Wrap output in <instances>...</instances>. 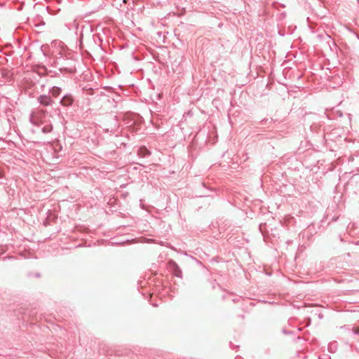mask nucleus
Here are the masks:
<instances>
[{
  "instance_id": "5",
  "label": "nucleus",
  "mask_w": 359,
  "mask_h": 359,
  "mask_svg": "<svg viewBox=\"0 0 359 359\" xmlns=\"http://www.w3.org/2000/svg\"><path fill=\"white\" fill-rule=\"evenodd\" d=\"M49 93L54 97H57L62 93V89L57 86H53L49 90Z\"/></svg>"
},
{
  "instance_id": "2",
  "label": "nucleus",
  "mask_w": 359,
  "mask_h": 359,
  "mask_svg": "<svg viewBox=\"0 0 359 359\" xmlns=\"http://www.w3.org/2000/svg\"><path fill=\"white\" fill-rule=\"evenodd\" d=\"M169 270L177 277H182V271L177 263L172 260H170L168 263Z\"/></svg>"
},
{
  "instance_id": "7",
  "label": "nucleus",
  "mask_w": 359,
  "mask_h": 359,
  "mask_svg": "<svg viewBox=\"0 0 359 359\" xmlns=\"http://www.w3.org/2000/svg\"><path fill=\"white\" fill-rule=\"evenodd\" d=\"M236 359H242V358L240 357H237V358H236Z\"/></svg>"
},
{
  "instance_id": "4",
  "label": "nucleus",
  "mask_w": 359,
  "mask_h": 359,
  "mask_svg": "<svg viewBox=\"0 0 359 359\" xmlns=\"http://www.w3.org/2000/svg\"><path fill=\"white\" fill-rule=\"evenodd\" d=\"M37 101L43 106H50L53 103V100L50 96L47 95H41L37 97Z\"/></svg>"
},
{
  "instance_id": "1",
  "label": "nucleus",
  "mask_w": 359,
  "mask_h": 359,
  "mask_svg": "<svg viewBox=\"0 0 359 359\" xmlns=\"http://www.w3.org/2000/svg\"><path fill=\"white\" fill-rule=\"evenodd\" d=\"M47 111L43 109H34L29 116L30 122L34 126L44 125L42 128L43 133H50L53 130V126L50 121H46Z\"/></svg>"
},
{
  "instance_id": "3",
  "label": "nucleus",
  "mask_w": 359,
  "mask_h": 359,
  "mask_svg": "<svg viewBox=\"0 0 359 359\" xmlns=\"http://www.w3.org/2000/svg\"><path fill=\"white\" fill-rule=\"evenodd\" d=\"M74 102V97L71 94L65 95L60 101V104L62 107H71Z\"/></svg>"
},
{
  "instance_id": "6",
  "label": "nucleus",
  "mask_w": 359,
  "mask_h": 359,
  "mask_svg": "<svg viewBox=\"0 0 359 359\" xmlns=\"http://www.w3.org/2000/svg\"><path fill=\"white\" fill-rule=\"evenodd\" d=\"M137 154L140 157H146L150 154V151L146 147H143L138 149Z\"/></svg>"
}]
</instances>
